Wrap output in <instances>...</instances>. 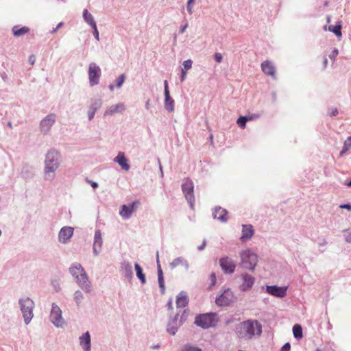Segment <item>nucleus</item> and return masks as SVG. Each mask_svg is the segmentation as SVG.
I'll return each mask as SVG.
<instances>
[{"mask_svg":"<svg viewBox=\"0 0 351 351\" xmlns=\"http://www.w3.org/2000/svg\"><path fill=\"white\" fill-rule=\"evenodd\" d=\"M262 333V325L256 319H247L239 323L235 327L237 337L243 341L258 338Z\"/></svg>","mask_w":351,"mask_h":351,"instance_id":"f257e3e1","label":"nucleus"},{"mask_svg":"<svg viewBox=\"0 0 351 351\" xmlns=\"http://www.w3.org/2000/svg\"><path fill=\"white\" fill-rule=\"evenodd\" d=\"M61 155L55 149H49L45 154L44 161L43 176L48 182H52L56 178V171L61 165Z\"/></svg>","mask_w":351,"mask_h":351,"instance_id":"f03ea898","label":"nucleus"},{"mask_svg":"<svg viewBox=\"0 0 351 351\" xmlns=\"http://www.w3.org/2000/svg\"><path fill=\"white\" fill-rule=\"evenodd\" d=\"M69 273L78 287L86 293L93 291V285L85 269L79 263H73L69 268Z\"/></svg>","mask_w":351,"mask_h":351,"instance_id":"7ed1b4c3","label":"nucleus"},{"mask_svg":"<svg viewBox=\"0 0 351 351\" xmlns=\"http://www.w3.org/2000/svg\"><path fill=\"white\" fill-rule=\"evenodd\" d=\"M239 256L241 267L250 271L254 270L258 263V256L256 253L252 250L247 249L241 251L239 253Z\"/></svg>","mask_w":351,"mask_h":351,"instance_id":"20e7f679","label":"nucleus"},{"mask_svg":"<svg viewBox=\"0 0 351 351\" xmlns=\"http://www.w3.org/2000/svg\"><path fill=\"white\" fill-rule=\"evenodd\" d=\"M19 304L25 324L27 325L30 323L34 317L33 310L35 306L34 302L30 298L25 297L19 300Z\"/></svg>","mask_w":351,"mask_h":351,"instance_id":"39448f33","label":"nucleus"},{"mask_svg":"<svg viewBox=\"0 0 351 351\" xmlns=\"http://www.w3.org/2000/svg\"><path fill=\"white\" fill-rule=\"evenodd\" d=\"M217 322L218 318L217 313H208L196 316L195 324L204 329H207L215 326Z\"/></svg>","mask_w":351,"mask_h":351,"instance_id":"423d86ee","label":"nucleus"},{"mask_svg":"<svg viewBox=\"0 0 351 351\" xmlns=\"http://www.w3.org/2000/svg\"><path fill=\"white\" fill-rule=\"evenodd\" d=\"M49 319L51 323L57 328H63L65 325L62 310L55 303H53L51 305Z\"/></svg>","mask_w":351,"mask_h":351,"instance_id":"0eeeda50","label":"nucleus"},{"mask_svg":"<svg viewBox=\"0 0 351 351\" xmlns=\"http://www.w3.org/2000/svg\"><path fill=\"white\" fill-rule=\"evenodd\" d=\"M88 80L91 87L97 85L101 75L100 67L95 62H90L88 65Z\"/></svg>","mask_w":351,"mask_h":351,"instance_id":"6e6552de","label":"nucleus"},{"mask_svg":"<svg viewBox=\"0 0 351 351\" xmlns=\"http://www.w3.org/2000/svg\"><path fill=\"white\" fill-rule=\"evenodd\" d=\"M193 183L192 180L189 178H186L184 180V182L182 185V191L185 195V197L188 202L190 204L191 208H193L194 202H195V197L193 195Z\"/></svg>","mask_w":351,"mask_h":351,"instance_id":"1a4fd4ad","label":"nucleus"},{"mask_svg":"<svg viewBox=\"0 0 351 351\" xmlns=\"http://www.w3.org/2000/svg\"><path fill=\"white\" fill-rule=\"evenodd\" d=\"M234 295L231 289H226L221 291L218 297H217L215 303L219 306H228L234 301Z\"/></svg>","mask_w":351,"mask_h":351,"instance_id":"9d476101","label":"nucleus"},{"mask_svg":"<svg viewBox=\"0 0 351 351\" xmlns=\"http://www.w3.org/2000/svg\"><path fill=\"white\" fill-rule=\"evenodd\" d=\"M56 121V115L50 113L44 117L40 122V130L44 135L49 134L52 126Z\"/></svg>","mask_w":351,"mask_h":351,"instance_id":"9b49d317","label":"nucleus"},{"mask_svg":"<svg viewBox=\"0 0 351 351\" xmlns=\"http://www.w3.org/2000/svg\"><path fill=\"white\" fill-rule=\"evenodd\" d=\"M223 272L226 274H232L234 272L237 265L235 261L229 256H223L219 261Z\"/></svg>","mask_w":351,"mask_h":351,"instance_id":"f8f14e48","label":"nucleus"},{"mask_svg":"<svg viewBox=\"0 0 351 351\" xmlns=\"http://www.w3.org/2000/svg\"><path fill=\"white\" fill-rule=\"evenodd\" d=\"M178 316L179 313H178L173 318L170 319L167 324V330L169 334L172 335H176L178 328L181 326L185 321L184 315L180 317V320H178Z\"/></svg>","mask_w":351,"mask_h":351,"instance_id":"ddd939ff","label":"nucleus"},{"mask_svg":"<svg viewBox=\"0 0 351 351\" xmlns=\"http://www.w3.org/2000/svg\"><path fill=\"white\" fill-rule=\"evenodd\" d=\"M140 202L138 200L133 202L129 205H122L119 210V215L124 219H128L131 217L132 213L136 210Z\"/></svg>","mask_w":351,"mask_h":351,"instance_id":"4468645a","label":"nucleus"},{"mask_svg":"<svg viewBox=\"0 0 351 351\" xmlns=\"http://www.w3.org/2000/svg\"><path fill=\"white\" fill-rule=\"evenodd\" d=\"M74 229L70 226L62 227L58 233V240L61 243H66L73 234Z\"/></svg>","mask_w":351,"mask_h":351,"instance_id":"2eb2a0df","label":"nucleus"},{"mask_svg":"<svg viewBox=\"0 0 351 351\" xmlns=\"http://www.w3.org/2000/svg\"><path fill=\"white\" fill-rule=\"evenodd\" d=\"M103 101L99 98L91 99L88 110V118L89 121L93 119L96 112L101 107Z\"/></svg>","mask_w":351,"mask_h":351,"instance_id":"dca6fc26","label":"nucleus"},{"mask_svg":"<svg viewBox=\"0 0 351 351\" xmlns=\"http://www.w3.org/2000/svg\"><path fill=\"white\" fill-rule=\"evenodd\" d=\"M266 291L273 296L284 298L287 295V287L267 285L266 286Z\"/></svg>","mask_w":351,"mask_h":351,"instance_id":"f3484780","label":"nucleus"},{"mask_svg":"<svg viewBox=\"0 0 351 351\" xmlns=\"http://www.w3.org/2000/svg\"><path fill=\"white\" fill-rule=\"evenodd\" d=\"M79 343L83 351H91V338L88 331L80 336Z\"/></svg>","mask_w":351,"mask_h":351,"instance_id":"a211bd4d","label":"nucleus"},{"mask_svg":"<svg viewBox=\"0 0 351 351\" xmlns=\"http://www.w3.org/2000/svg\"><path fill=\"white\" fill-rule=\"evenodd\" d=\"M243 283L240 286V289L243 291H246L250 289L254 284L255 278L247 273L241 275Z\"/></svg>","mask_w":351,"mask_h":351,"instance_id":"6ab92c4d","label":"nucleus"},{"mask_svg":"<svg viewBox=\"0 0 351 351\" xmlns=\"http://www.w3.org/2000/svg\"><path fill=\"white\" fill-rule=\"evenodd\" d=\"M125 110L123 103H119L108 107L104 113V117L112 116L116 113H122Z\"/></svg>","mask_w":351,"mask_h":351,"instance_id":"aec40b11","label":"nucleus"},{"mask_svg":"<svg viewBox=\"0 0 351 351\" xmlns=\"http://www.w3.org/2000/svg\"><path fill=\"white\" fill-rule=\"evenodd\" d=\"M120 271L122 275L128 279L133 278V270L132 264L128 261H123L121 263Z\"/></svg>","mask_w":351,"mask_h":351,"instance_id":"412c9836","label":"nucleus"},{"mask_svg":"<svg viewBox=\"0 0 351 351\" xmlns=\"http://www.w3.org/2000/svg\"><path fill=\"white\" fill-rule=\"evenodd\" d=\"M178 266H183L186 271L189 269V263L188 261L182 256H179L174 258L170 263L169 267L171 269H173Z\"/></svg>","mask_w":351,"mask_h":351,"instance_id":"4be33fe9","label":"nucleus"},{"mask_svg":"<svg viewBox=\"0 0 351 351\" xmlns=\"http://www.w3.org/2000/svg\"><path fill=\"white\" fill-rule=\"evenodd\" d=\"M227 214L228 212L226 209H223L221 207H216L213 212V217L214 219H218L221 222L224 223L228 220L226 217Z\"/></svg>","mask_w":351,"mask_h":351,"instance_id":"5701e85b","label":"nucleus"},{"mask_svg":"<svg viewBox=\"0 0 351 351\" xmlns=\"http://www.w3.org/2000/svg\"><path fill=\"white\" fill-rule=\"evenodd\" d=\"M114 162H117L123 170L128 171L130 168L128 159L122 152L118 153L117 156L114 158Z\"/></svg>","mask_w":351,"mask_h":351,"instance_id":"b1692460","label":"nucleus"},{"mask_svg":"<svg viewBox=\"0 0 351 351\" xmlns=\"http://www.w3.org/2000/svg\"><path fill=\"white\" fill-rule=\"evenodd\" d=\"M261 69L265 74L272 76L274 78H276V69L271 62L269 60L264 61L261 64Z\"/></svg>","mask_w":351,"mask_h":351,"instance_id":"393cba45","label":"nucleus"},{"mask_svg":"<svg viewBox=\"0 0 351 351\" xmlns=\"http://www.w3.org/2000/svg\"><path fill=\"white\" fill-rule=\"evenodd\" d=\"M254 229L252 225H243L242 226V236L241 237V241L250 239L254 234Z\"/></svg>","mask_w":351,"mask_h":351,"instance_id":"a878e982","label":"nucleus"},{"mask_svg":"<svg viewBox=\"0 0 351 351\" xmlns=\"http://www.w3.org/2000/svg\"><path fill=\"white\" fill-rule=\"evenodd\" d=\"M189 302V299L185 292L181 291L177 297L176 306L177 308L185 307Z\"/></svg>","mask_w":351,"mask_h":351,"instance_id":"bb28decb","label":"nucleus"},{"mask_svg":"<svg viewBox=\"0 0 351 351\" xmlns=\"http://www.w3.org/2000/svg\"><path fill=\"white\" fill-rule=\"evenodd\" d=\"M164 106L168 112H172L174 111V100L170 96V93H165Z\"/></svg>","mask_w":351,"mask_h":351,"instance_id":"cd10ccee","label":"nucleus"},{"mask_svg":"<svg viewBox=\"0 0 351 351\" xmlns=\"http://www.w3.org/2000/svg\"><path fill=\"white\" fill-rule=\"evenodd\" d=\"M82 16L84 21L88 24L91 27H95L97 24L94 19L93 16L90 13L88 10L84 9L83 10Z\"/></svg>","mask_w":351,"mask_h":351,"instance_id":"c85d7f7f","label":"nucleus"},{"mask_svg":"<svg viewBox=\"0 0 351 351\" xmlns=\"http://www.w3.org/2000/svg\"><path fill=\"white\" fill-rule=\"evenodd\" d=\"M82 291H84L82 289L81 290L77 289L73 293V300L75 302V305L77 307L81 306L82 302L84 301V300L85 298L84 294Z\"/></svg>","mask_w":351,"mask_h":351,"instance_id":"c756f323","label":"nucleus"},{"mask_svg":"<svg viewBox=\"0 0 351 351\" xmlns=\"http://www.w3.org/2000/svg\"><path fill=\"white\" fill-rule=\"evenodd\" d=\"M29 29L27 27H20L19 25H15L12 27V32L14 36L19 37L28 33Z\"/></svg>","mask_w":351,"mask_h":351,"instance_id":"7c9ffc66","label":"nucleus"},{"mask_svg":"<svg viewBox=\"0 0 351 351\" xmlns=\"http://www.w3.org/2000/svg\"><path fill=\"white\" fill-rule=\"evenodd\" d=\"M158 285H159V287L160 289V292L162 294H164L165 291V285L163 272H162V270L161 268V265H158Z\"/></svg>","mask_w":351,"mask_h":351,"instance_id":"2f4dec72","label":"nucleus"},{"mask_svg":"<svg viewBox=\"0 0 351 351\" xmlns=\"http://www.w3.org/2000/svg\"><path fill=\"white\" fill-rule=\"evenodd\" d=\"M134 268L136 272V276L140 280L142 284H145L146 282V278L143 272L142 267L138 263H135Z\"/></svg>","mask_w":351,"mask_h":351,"instance_id":"473e14b6","label":"nucleus"},{"mask_svg":"<svg viewBox=\"0 0 351 351\" xmlns=\"http://www.w3.org/2000/svg\"><path fill=\"white\" fill-rule=\"evenodd\" d=\"M102 245L103 239L101 230H96L95 232L93 245H95L97 247H102Z\"/></svg>","mask_w":351,"mask_h":351,"instance_id":"72a5a7b5","label":"nucleus"},{"mask_svg":"<svg viewBox=\"0 0 351 351\" xmlns=\"http://www.w3.org/2000/svg\"><path fill=\"white\" fill-rule=\"evenodd\" d=\"M329 31L332 32L337 36H341V22H338L334 26H329L328 27Z\"/></svg>","mask_w":351,"mask_h":351,"instance_id":"f704fd0d","label":"nucleus"},{"mask_svg":"<svg viewBox=\"0 0 351 351\" xmlns=\"http://www.w3.org/2000/svg\"><path fill=\"white\" fill-rule=\"evenodd\" d=\"M293 333L294 337L296 339H301L302 337V329L300 325L295 324L293 327Z\"/></svg>","mask_w":351,"mask_h":351,"instance_id":"c9c22d12","label":"nucleus"},{"mask_svg":"<svg viewBox=\"0 0 351 351\" xmlns=\"http://www.w3.org/2000/svg\"><path fill=\"white\" fill-rule=\"evenodd\" d=\"M182 351H202V349L191 344L184 345Z\"/></svg>","mask_w":351,"mask_h":351,"instance_id":"e433bc0d","label":"nucleus"},{"mask_svg":"<svg viewBox=\"0 0 351 351\" xmlns=\"http://www.w3.org/2000/svg\"><path fill=\"white\" fill-rule=\"evenodd\" d=\"M251 120V117H240L237 120V124L242 128L245 127L246 122Z\"/></svg>","mask_w":351,"mask_h":351,"instance_id":"4c0bfd02","label":"nucleus"},{"mask_svg":"<svg viewBox=\"0 0 351 351\" xmlns=\"http://www.w3.org/2000/svg\"><path fill=\"white\" fill-rule=\"evenodd\" d=\"M125 74H121V75H119L115 80L116 82V86L117 88H120L123 84L124 83L125 80Z\"/></svg>","mask_w":351,"mask_h":351,"instance_id":"58836bf2","label":"nucleus"},{"mask_svg":"<svg viewBox=\"0 0 351 351\" xmlns=\"http://www.w3.org/2000/svg\"><path fill=\"white\" fill-rule=\"evenodd\" d=\"M209 280H210L209 288L211 289L216 284L217 279H216L215 273L213 272L210 274Z\"/></svg>","mask_w":351,"mask_h":351,"instance_id":"ea45409f","label":"nucleus"},{"mask_svg":"<svg viewBox=\"0 0 351 351\" xmlns=\"http://www.w3.org/2000/svg\"><path fill=\"white\" fill-rule=\"evenodd\" d=\"M351 147V136H348L343 143L344 151H348Z\"/></svg>","mask_w":351,"mask_h":351,"instance_id":"a19ab883","label":"nucleus"},{"mask_svg":"<svg viewBox=\"0 0 351 351\" xmlns=\"http://www.w3.org/2000/svg\"><path fill=\"white\" fill-rule=\"evenodd\" d=\"M192 64H193V62L191 60H186L184 61V62L182 64L183 68L182 69H184L185 71L190 69L192 67Z\"/></svg>","mask_w":351,"mask_h":351,"instance_id":"79ce46f5","label":"nucleus"},{"mask_svg":"<svg viewBox=\"0 0 351 351\" xmlns=\"http://www.w3.org/2000/svg\"><path fill=\"white\" fill-rule=\"evenodd\" d=\"M195 0H188L186 3V10L191 14L193 13L192 5L195 3Z\"/></svg>","mask_w":351,"mask_h":351,"instance_id":"37998d69","label":"nucleus"},{"mask_svg":"<svg viewBox=\"0 0 351 351\" xmlns=\"http://www.w3.org/2000/svg\"><path fill=\"white\" fill-rule=\"evenodd\" d=\"M339 111L337 108H332L331 109H329L328 114L330 117H335L338 114Z\"/></svg>","mask_w":351,"mask_h":351,"instance_id":"c03bdc74","label":"nucleus"},{"mask_svg":"<svg viewBox=\"0 0 351 351\" xmlns=\"http://www.w3.org/2000/svg\"><path fill=\"white\" fill-rule=\"evenodd\" d=\"M214 58L217 62L220 63L223 60V56L220 53H215L214 55Z\"/></svg>","mask_w":351,"mask_h":351,"instance_id":"a18cd8bd","label":"nucleus"},{"mask_svg":"<svg viewBox=\"0 0 351 351\" xmlns=\"http://www.w3.org/2000/svg\"><path fill=\"white\" fill-rule=\"evenodd\" d=\"M92 28L93 29V34L95 38L99 41V31L97 29V25L95 27H92Z\"/></svg>","mask_w":351,"mask_h":351,"instance_id":"49530a36","label":"nucleus"},{"mask_svg":"<svg viewBox=\"0 0 351 351\" xmlns=\"http://www.w3.org/2000/svg\"><path fill=\"white\" fill-rule=\"evenodd\" d=\"M102 247H97L95 245H93V252L95 256H98L101 250Z\"/></svg>","mask_w":351,"mask_h":351,"instance_id":"de8ad7c7","label":"nucleus"},{"mask_svg":"<svg viewBox=\"0 0 351 351\" xmlns=\"http://www.w3.org/2000/svg\"><path fill=\"white\" fill-rule=\"evenodd\" d=\"M52 285L53 287L54 290L56 292H59L61 290V287H60V285L58 283V282H57V281L52 282Z\"/></svg>","mask_w":351,"mask_h":351,"instance_id":"09e8293b","label":"nucleus"},{"mask_svg":"<svg viewBox=\"0 0 351 351\" xmlns=\"http://www.w3.org/2000/svg\"><path fill=\"white\" fill-rule=\"evenodd\" d=\"M338 53H339L338 49H335L334 50H332V51L329 55V58L330 59L335 60V58L337 56Z\"/></svg>","mask_w":351,"mask_h":351,"instance_id":"8fccbe9b","label":"nucleus"},{"mask_svg":"<svg viewBox=\"0 0 351 351\" xmlns=\"http://www.w3.org/2000/svg\"><path fill=\"white\" fill-rule=\"evenodd\" d=\"M291 345L289 343H286L282 348L280 351H290Z\"/></svg>","mask_w":351,"mask_h":351,"instance_id":"3c124183","label":"nucleus"},{"mask_svg":"<svg viewBox=\"0 0 351 351\" xmlns=\"http://www.w3.org/2000/svg\"><path fill=\"white\" fill-rule=\"evenodd\" d=\"M339 208L342 209H347L351 211V205L350 204H341Z\"/></svg>","mask_w":351,"mask_h":351,"instance_id":"603ef678","label":"nucleus"},{"mask_svg":"<svg viewBox=\"0 0 351 351\" xmlns=\"http://www.w3.org/2000/svg\"><path fill=\"white\" fill-rule=\"evenodd\" d=\"M36 61V57L34 55H31L29 57L28 62L31 65H34Z\"/></svg>","mask_w":351,"mask_h":351,"instance_id":"864d4df0","label":"nucleus"},{"mask_svg":"<svg viewBox=\"0 0 351 351\" xmlns=\"http://www.w3.org/2000/svg\"><path fill=\"white\" fill-rule=\"evenodd\" d=\"M186 76V71L182 69L181 75H180L181 82H184L185 80Z\"/></svg>","mask_w":351,"mask_h":351,"instance_id":"5fc2aeb1","label":"nucleus"},{"mask_svg":"<svg viewBox=\"0 0 351 351\" xmlns=\"http://www.w3.org/2000/svg\"><path fill=\"white\" fill-rule=\"evenodd\" d=\"M165 93H169L168 82L167 80H165L164 82V94Z\"/></svg>","mask_w":351,"mask_h":351,"instance_id":"6e6d98bb","label":"nucleus"},{"mask_svg":"<svg viewBox=\"0 0 351 351\" xmlns=\"http://www.w3.org/2000/svg\"><path fill=\"white\" fill-rule=\"evenodd\" d=\"M206 245V240L204 239L202 242V244L197 247V250L199 251H202L205 248Z\"/></svg>","mask_w":351,"mask_h":351,"instance_id":"4d7b16f0","label":"nucleus"},{"mask_svg":"<svg viewBox=\"0 0 351 351\" xmlns=\"http://www.w3.org/2000/svg\"><path fill=\"white\" fill-rule=\"evenodd\" d=\"M88 182L90 184L91 186L94 189H96L98 187V184L96 182H93L91 180H88Z\"/></svg>","mask_w":351,"mask_h":351,"instance_id":"13d9d810","label":"nucleus"},{"mask_svg":"<svg viewBox=\"0 0 351 351\" xmlns=\"http://www.w3.org/2000/svg\"><path fill=\"white\" fill-rule=\"evenodd\" d=\"M345 239L346 242L351 243V233L347 234Z\"/></svg>","mask_w":351,"mask_h":351,"instance_id":"bf43d9fd","label":"nucleus"},{"mask_svg":"<svg viewBox=\"0 0 351 351\" xmlns=\"http://www.w3.org/2000/svg\"><path fill=\"white\" fill-rule=\"evenodd\" d=\"M188 27V24H185L184 26H182L180 29V32L181 34H183L184 32V31L186 30V29Z\"/></svg>","mask_w":351,"mask_h":351,"instance_id":"052dcab7","label":"nucleus"},{"mask_svg":"<svg viewBox=\"0 0 351 351\" xmlns=\"http://www.w3.org/2000/svg\"><path fill=\"white\" fill-rule=\"evenodd\" d=\"M156 262H157V270L158 271V265H160V261H159L158 252H157V254H156Z\"/></svg>","mask_w":351,"mask_h":351,"instance_id":"680f3d73","label":"nucleus"},{"mask_svg":"<svg viewBox=\"0 0 351 351\" xmlns=\"http://www.w3.org/2000/svg\"><path fill=\"white\" fill-rule=\"evenodd\" d=\"M167 307L169 309H171L173 307H172V301L171 300H170L168 303H167Z\"/></svg>","mask_w":351,"mask_h":351,"instance_id":"e2e57ef3","label":"nucleus"},{"mask_svg":"<svg viewBox=\"0 0 351 351\" xmlns=\"http://www.w3.org/2000/svg\"><path fill=\"white\" fill-rule=\"evenodd\" d=\"M108 88L111 90V91H113L114 89V86L113 84H110L108 86Z\"/></svg>","mask_w":351,"mask_h":351,"instance_id":"0e129e2a","label":"nucleus"},{"mask_svg":"<svg viewBox=\"0 0 351 351\" xmlns=\"http://www.w3.org/2000/svg\"><path fill=\"white\" fill-rule=\"evenodd\" d=\"M63 25H64V23H63V22H60V23H59L57 25L56 27H57L58 29H59L60 27H61L62 26H63Z\"/></svg>","mask_w":351,"mask_h":351,"instance_id":"69168bd1","label":"nucleus"},{"mask_svg":"<svg viewBox=\"0 0 351 351\" xmlns=\"http://www.w3.org/2000/svg\"><path fill=\"white\" fill-rule=\"evenodd\" d=\"M347 151H344V149L343 148L342 150L340 152V156H342Z\"/></svg>","mask_w":351,"mask_h":351,"instance_id":"338daca9","label":"nucleus"},{"mask_svg":"<svg viewBox=\"0 0 351 351\" xmlns=\"http://www.w3.org/2000/svg\"><path fill=\"white\" fill-rule=\"evenodd\" d=\"M58 29L57 27H55L53 28L51 31V34H54L55 32H56V31L58 30Z\"/></svg>","mask_w":351,"mask_h":351,"instance_id":"774afa93","label":"nucleus"}]
</instances>
